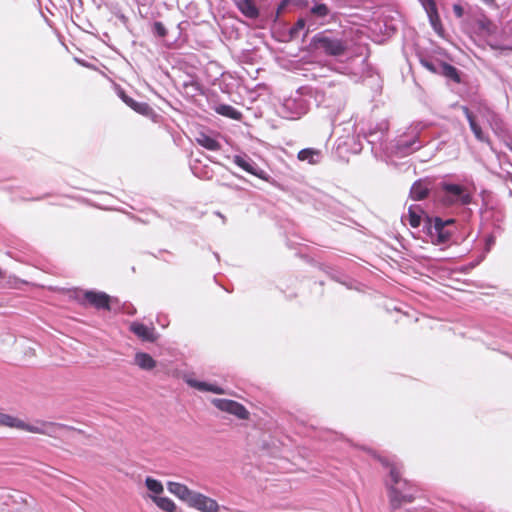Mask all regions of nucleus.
<instances>
[{"instance_id": "obj_1", "label": "nucleus", "mask_w": 512, "mask_h": 512, "mask_svg": "<svg viewBox=\"0 0 512 512\" xmlns=\"http://www.w3.org/2000/svg\"><path fill=\"white\" fill-rule=\"evenodd\" d=\"M0 426L14 428L32 434L46 435L53 438H62L74 430L62 424L48 422L40 419L26 421L19 417L6 414L0 410Z\"/></svg>"}, {"instance_id": "obj_2", "label": "nucleus", "mask_w": 512, "mask_h": 512, "mask_svg": "<svg viewBox=\"0 0 512 512\" xmlns=\"http://www.w3.org/2000/svg\"><path fill=\"white\" fill-rule=\"evenodd\" d=\"M387 487L390 504L394 509L401 507L403 504L410 503L414 499L410 485L401 478L400 471L395 465L391 466Z\"/></svg>"}, {"instance_id": "obj_3", "label": "nucleus", "mask_w": 512, "mask_h": 512, "mask_svg": "<svg viewBox=\"0 0 512 512\" xmlns=\"http://www.w3.org/2000/svg\"><path fill=\"white\" fill-rule=\"evenodd\" d=\"M442 201L446 205H466L471 202L470 191L458 184H443Z\"/></svg>"}, {"instance_id": "obj_4", "label": "nucleus", "mask_w": 512, "mask_h": 512, "mask_svg": "<svg viewBox=\"0 0 512 512\" xmlns=\"http://www.w3.org/2000/svg\"><path fill=\"white\" fill-rule=\"evenodd\" d=\"M453 223V219L443 221L440 218H435L433 223L431 220H429V225L427 226V235L430 241L437 245L448 243L452 235V231L448 228V226L452 225Z\"/></svg>"}, {"instance_id": "obj_5", "label": "nucleus", "mask_w": 512, "mask_h": 512, "mask_svg": "<svg viewBox=\"0 0 512 512\" xmlns=\"http://www.w3.org/2000/svg\"><path fill=\"white\" fill-rule=\"evenodd\" d=\"M313 42L317 49L323 50L326 54L331 56H340L346 51V43L337 38L318 34L313 38Z\"/></svg>"}, {"instance_id": "obj_6", "label": "nucleus", "mask_w": 512, "mask_h": 512, "mask_svg": "<svg viewBox=\"0 0 512 512\" xmlns=\"http://www.w3.org/2000/svg\"><path fill=\"white\" fill-rule=\"evenodd\" d=\"M188 507L198 512H221L224 508L218 501L201 492L196 491L191 499Z\"/></svg>"}, {"instance_id": "obj_7", "label": "nucleus", "mask_w": 512, "mask_h": 512, "mask_svg": "<svg viewBox=\"0 0 512 512\" xmlns=\"http://www.w3.org/2000/svg\"><path fill=\"white\" fill-rule=\"evenodd\" d=\"M212 404L219 410L232 414L239 419L245 420L249 417L248 410L242 404L234 400L214 398Z\"/></svg>"}, {"instance_id": "obj_8", "label": "nucleus", "mask_w": 512, "mask_h": 512, "mask_svg": "<svg viewBox=\"0 0 512 512\" xmlns=\"http://www.w3.org/2000/svg\"><path fill=\"white\" fill-rule=\"evenodd\" d=\"M233 162L238 166L240 167L241 169H243L244 171L262 179V180H265L267 181L268 180V175L267 173L261 169L251 158H249L248 156L246 155H234L233 158H232Z\"/></svg>"}, {"instance_id": "obj_9", "label": "nucleus", "mask_w": 512, "mask_h": 512, "mask_svg": "<svg viewBox=\"0 0 512 512\" xmlns=\"http://www.w3.org/2000/svg\"><path fill=\"white\" fill-rule=\"evenodd\" d=\"M167 490L175 497H177L179 500L184 502L187 506L189 505L194 493L196 492L195 490L190 489L185 484L174 481L167 482Z\"/></svg>"}, {"instance_id": "obj_10", "label": "nucleus", "mask_w": 512, "mask_h": 512, "mask_svg": "<svg viewBox=\"0 0 512 512\" xmlns=\"http://www.w3.org/2000/svg\"><path fill=\"white\" fill-rule=\"evenodd\" d=\"M85 299L97 309L110 310L111 297L104 292L88 291Z\"/></svg>"}, {"instance_id": "obj_11", "label": "nucleus", "mask_w": 512, "mask_h": 512, "mask_svg": "<svg viewBox=\"0 0 512 512\" xmlns=\"http://www.w3.org/2000/svg\"><path fill=\"white\" fill-rule=\"evenodd\" d=\"M130 330L144 341L153 342L156 340L155 331L153 327L146 326L142 323L133 322L130 325Z\"/></svg>"}, {"instance_id": "obj_12", "label": "nucleus", "mask_w": 512, "mask_h": 512, "mask_svg": "<svg viewBox=\"0 0 512 512\" xmlns=\"http://www.w3.org/2000/svg\"><path fill=\"white\" fill-rule=\"evenodd\" d=\"M186 383L190 386V387H193L199 391H203V392H213L215 394H224L225 391L224 389H222L221 387L215 385V384H210V383H207V382H203V381H199V380H196L194 378H186Z\"/></svg>"}, {"instance_id": "obj_13", "label": "nucleus", "mask_w": 512, "mask_h": 512, "mask_svg": "<svg viewBox=\"0 0 512 512\" xmlns=\"http://www.w3.org/2000/svg\"><path fill=\"white\" fill-rule=\"evenodd\" d=\"M433 28L438 31L440 27V19L434 0H420Z\"/></svg>"}, {"instance_id": "obj_14", "label": "nucleus", "mask_w": 512, "mask_h": 512, "mask_svg": "<svg viewBox=\"0 0 512 512\" xmlns=\"http://www.w3.org/2000/svg\"><path fill=\"white\" fill-rule=\"evenodd\" d=\"M134 364L140 369L150 371L156 367V361L145 352H137L134 356Z\"/></svg>"}, {"instance_id": "obj_15", "label": "nucleus", "mask_w": 512, "mask_h": 512, "mask_svg": "<svg viewBox=\"0 0 512 512\" xmlns=\"http://www.w3.org/2000/svg\"><path fill=\"white\" fill-rule=\"evenodd\" d=\"M298 159L303 162H307L309 164H317L320 162L322 158V154L320 150L313 148L302 149L298 153Z\"/></svg>"}, {"instance_id": "obj_16", "label": "nucleus", "mask_w": 512, "mask_h": 512, "mask_svg": "<svg viewBox=\"0 0 512 512\" xmlns=\"http://www.w3.org/2000/svg\"><path fill=\"white\" fill-rule=\"evenodd\" d=\"M145 486L149 491V498L151 500L154 499L155 495L160 496L164 492L163 484L159 480L152 477H147L145 479Z\"/></svg>"}, {"instance_id": "obj_17", "label": "nucleus", "mask_w": 512, "mask_h": 512, "mask_svg": "<svg viewBox=\"0 0 512 512\" xmlns=\"http://www.w3.org/2000/svg\"><path fill=\"white\" fill-rule=\"evenodd\" d=\"M152 501L159 509L165 512H176L177 510V505L175 504V502L166 496L155 495Z\"/></svg>"}, {"instance_id": "obj_18", "label": "nucleus", "mask_w": 512, "mask_h": 512, "mask_svg": "<svg viewBox=\"0 0 512 512\" xmlns=\"http://www.w3.org/2000/svg\"><path fill=\"white\" fill-rule=\"evenodd\" d=\"M239 10L248 18L254 19L259 12L252 0H240L237 3Z\"/></svg>"}, {"instance_id": "obj_19", "label": "nucleus", "mask_w": 512, "mask_h": 512, "mask_svg": "<svg viewBox=\"0 0 512 512\" xmlns=\"http://www.w3.org/2000/svg\"><path fill=\"white\" fill-rule=\"evenodd\" d=\"M196 141L199 145L208 150L217 151L220 149L219 142L204 133L199 134Z\"/></svg>"}, {"instance_id": "obj_20", "label": "nucleus", "mask_w": 512, "mask_h": 512, "mask_svg": "<svg viewBox=\"0 0 512 512\" xmlns=\"http://www.w3.org/2000/svg\"><path fill=\"white\" fill-rule=\"evenodd\" d=\"M428 191V186L424 182L418 181L412 186L410 195L414 200H422L428 195Z\"/></svg>"}, {"instance_id": "obj_21", "label": "nucleus", "mask_w": 512, "mask_h": 512, "mask_svg": "<svg viewBox=\"0 0 512 512\" xmlns=\"http://www.w3.org/2000/svg\"><path fill=\"white\" fill-rule=\"evenodd\" d=\"M462 109H463V112L469 122L470 128L473 131L475 137L480 141H484L485 138L482 133V130L476 123V121H475L474 117L472 116L471 112L469 111V109L467 107H463Z\"/></svg>"}, {"instance_id": "obj_22", "label": "nucleus", "mask_w": 512, "mask_h": 512, "mask_svg": "<svg viewBox=\"0 0 512 512\" xmlns=\"http://www.w3.org/2000/svg\"><path fill=\"white\" fill-rule=\"evenodd\" d=\"M423 211L419 206H411L408 211V221L413 228H417L421 224V216Z\"/></svg>"}, {"instance_id": "obj_23", "label": "nucleus", "mask_w": 512, "mask_h": 512, "mask_svg": "<svg viewBox=\"0 0 512 512\" xmlns=\"http://www.w3.org/2000/svg\"><path fill=\"white\" fill-rule=\"evenodd\" d=\"M123 99L125 103H127L133 110L140 114L147 115L151 111V108L147 103H139L128 97Z\"/></svg>"}, {"instance_id": "obj_24", "label": "nucleus", "mask_w": 512, "mask_h": 512, "mask_svg": "<svg viewBox=\"0 0 512 512\" xmlns=\"http://www.w3.org/2000/svg\"><path fill=\"white\" fill-rule=\"evenodd\" d=\"M216 112L232 119H239L241 115L239 111L230 105H219L216 107Z\"/></svg>"}, {"instance_id": "obj_25", "label": "nucleus", "mask_w": 512, "mask_h": 512, "mask_svg": "<svg viewBox=\"0 0 512 512\" xmlns=\"http://www.w3.org/2000/svg\"><path fill=\"white\" fill-rule=\"evenodd\" d=\"M311 12L319 17H325L329 13V9L325 4H315L311 8Z\"/></svg>"}, {"instance_id": "obj_26", "label": "nucleus", "mask_w": 512, "mask_h": 512, "mask_svg": "<svg viewBox=\"0 0 512 512\" xmlns=\"http://www.w3.org/2000/svg\"><path fill=\"white\" fill-rule=\"evenodd\" d=\"M153 31L159 37H164L167 33L166 28L161 22H155L153 25Z\"/></svg>"}, {"instance_id": "obj_27", "label": "nucleus", "mask_w": 512, "mask_h": 512, "mask_svg": "<svg viewBox=\"0 0 512 512\" xmlns=\"http://www.w3.org/2000/svg\"><path fill=\"white\" fill-rule=\"evenodd\" d=\"M444 70L447 76L454 78L455 80L458 81V74L456 68H454L451 65H445Z\"/></svg>"}, {"instance_id": "obj_28", "label": "nucleus", "mask_w": 512, "mask_h": 512, "mask_svg": "<svg viewBox=\"0 0 512 512\" xmlns=\"http://www.w3.org/2000/svg\"><path fill=\"white\" fill-rule=\"evenodd\" d=\"M453 11L458 18L463 16V8L460 5H458V4L454 5Z\"/></svg>"}, {"instance_id": "obj_29", "label": "nucleus", "mask_w": 512, "mask_h": 512, "mask_svg": "<svg viewBox=\"0 0 512 512\" xmlns=\"http://www.w3.org/2000/svg\"><path fill=\"white\" fill-rule=\"evenodd\" d=\"M304 26H305V21L303 19H299L298 22L296 23V28L302 29V28H304Z\"/></svg>"}, {"instance_id": "obj_30", "label": "nucleus", "mask_w": 512, "mask_h": 512, "mask_svg": "<svg viewBox=\"0 0 512 512\" xmlns=\"http://www.w3.org/2000/svg\"><path fill=\"white\" fill-rule=\"evenodd\" d=\"M485 3H492L493 0H483Z\"/></svg>"}, {"instance_id": "obj_31", "label": "nucleus", "mask_w": 512, "mask_h": 512, "mask_svg": "<svg viewBox=\"0 0 512 512\" xmlns=\"http://www.w3.org/2000/svg\"><path fill=\"white\" fill-rule=\"evenodd\" d=\"M425 66H426L427 68H429V69H432V68H431V65H429L428 63H425Z\"/></svg>"}, {"instance_id": "obj_32", "label": "nucleus", "mask_w": 512, "mask_h": 512, "mask_svg": "<svg viewBox=\"0 0 512 512\" xmlns=\"http://www.w3.org/2000/svg\"><path fill=\"white\" fill-rule=\"evenodd\" d=\"M0 277H3V272L1 269H0Z\"/></svg>"}]
</instances>
